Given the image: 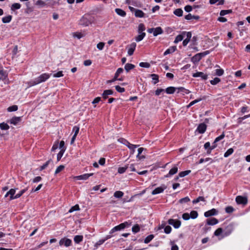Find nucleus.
Returning <instances> with one entry per match:
<instances>
[{"mask_svg": "<svg viewBox=\"0 0 250 250\" xmlns=\"http://www.w3.org/2000/svg\"><path fill=\"white\" fill-rule=\"evenodd\" d=\"M225 210L226 212L229 213L232 212L234 210V209L232 207L229 206L226 208Z\"/></svg>", "mask_w": 250, "mask_h": 250, "instance_id": "nucleus-63", "label": "nucleus"}, {"mask_svg": "<svg viewBox=\"0 0 250 250\" xmlns=\"http://www.w3.org/2000/svg\"><path fill=\"white\" fill-rule=\"evenodd\" d=\"M63 76V75L62 74V71H60L58 72L57 73H55L53 75V77H55V78L61 77H62Z\"/></svg>", "mask_w": 250, "mask_h": 250, "instance_id": "nucleus-55", "label": "nucleus"}, {"mask_svg": "<svg viewBox=\"0 0 250 250\" xmlns=\"http://www.w3.org/2000/svg\"><path fill=\"white\" fill-rule=\"evenodd\" d=\"M182 218L185 220H188L190 218L189 214L188 213H184L182 215Z\"/></svg>", "mask_w": 250, "mask_h": 250, "instance_id": "nucleus-64", "label": "nucleus"}, {"mask_svg": "<svg viewBox=\"0 0 250 250\" xmlns=\"http://www.w3.org/2000/svg\"><path fill=\"white\" fill-rule=\"evenodd\" d=\"M125 142L126 143V145L128 146V147L132 150L131 153H133L134 152V149L137 147V145H132L130 144L128 142L126 141V140H125Z\"/></svg>", "mask_w": 250, "mask_h": 250, "instance_id": "nucleus-23", "label": "nucleus"}, {"mask_svg": "<svg viewBox=\"0 0 250 250\" xmlns=\"http://www.w3.org/2000/svg\"><path fill=\"white\" fill-rule=\"evenodd\" d=\"M233 152V149L232 148L229 149L224 154L225 157H228L231 155Z\"/></svg>", "mask_w": 250, "mask_h": 250, "instance_id": "nucleus-47", "label": "nucleus"}, {"mask_svg": "<svg viewBox=\"0 0 250 250\" xmlns=\"http://www.w3.org/2000/svg\"><path fill=\"white\" fill-rule=\"evenodd\" d=\"M236 202L238 204L246 205L247 204L248 200L247 197L237 196L236 197Z\"/></svg>", "mask_w": 250, "mask_h": 250, "instance_id": "nucleus-4", "label": "nucleus"}, {"mask_svg": "<svg viewBox=\"0 0 250 250\" xmlns=\"http://www.w3.org/2000/svg\"><path fill=\"white\" fill-rule=\"evenodd\" d=\"M201 59L200 56L199 54H197L195 55H194L192 58H191V61L194 63H197L198 62L200 61Z\"/></svg>", "mask_w": 250, "mask_h": 250, "instance_id": "nucleus-22", "label": "nucleus"}, {"mask_svg": "<svg viewBox=\"0 0 250 250\" xmlns=\"http://www.w3.org/2000/svg\"><path fill=\"white\" fill-rule=\"evenodd\" d=\"M218 223V220L215 218H212L207 220V224L208 225H214L217 224Z\"/></svg>", "mask_w": 250, "mask_h": 250, "instance_id": "nucleus-19", "label": "nucleus"}, {"mask_svg": "<svg viewBox=\"0 0 250 250\" xmlns=\"http://www.w3.org/2000/svg\"><path fill=\"white\" fill-rule=\"evenodd\" d=\"M207 129V125L204 123H202L199 125L197 131L200 133H204Z\"/></svg>", "mask_w": 250, "mask_h": 250, "instance_id": "nucleus-10", "label": "nucleus"}, {"mask_svg": "<svg viewBox=\"0 0 250 250\" xmlns=\"http://www.w3.org/2000/svg\"><path fill=\"white\" fill-rule=\"evenodd\" d=\"M183 38H184V36L182 34L179 35L177 36L175 38L174 42L175 43H177L178 42L182 41L183 40Z\"/></svg>", "mask_w": 250, "mask_h": 250, "instance_id": "nucleus-39", "label": "nucleus"}, {"mask_svg": "<svg viewBox=\"0 0 250 250\" xmlns=\"http://www.w3.org/2000/svg\"><path fill=\"white\" fill-rule=\"evenodd\" d=\"M176 89V88H175L174 87L170 86V87H168L166 88V92L167 94H171L174 93V92L175 91Z\"/></svg>", "mask_w": 250, "mask_h": 250, "instance_id": "nucleus-25", "label": "nucleus"}, {"mask_svg": "<svg viewBox=\"0 0 250 250\" xmlns=\"http://www.w3.org/2000/svg\"><path fill=\"white\" fill-rule=\"evenodd\" d=\"M83 236L82 235H76L74 238V240L76 243H79L82 241Z\"/></svg>", "mask_w": 250, "mask_h": 250, "instance_id": "nucleus-31", "label": "nucleus"}, {"mask_svg": "<svg viewBox=\"0 0 250 250\" xmlns=\"http://www.w3.org/2000/svg\"><path fill=\"white\" fill-rule=\"evenodd\" d=\"M84 34L81 32H74L73 33V37L74 38H77L79 39H80L81 38H83L84 36Z\"/></svg>", "mask_w": 250, "mask_h": 250, "instance_id": "nucleus-29", "label": "nucleus"}, {"mask_svg": "<svg viewBox=\"0 0 250 250\" xmlns=\"http://www.w3.org/2000/svg\"><path fill=\"white\" fill-rule=\"evenodd\" d=\"M115 11L118 15L122 17H124L126 15L125 11L120 8L116 9Z\"/></svg>", "mask_w": 250, "mask_h": 250, "instance_id": "nucleus-27", "label": "nucleus"}, {"mask_svg": "<svg viewBox=\"0 0 250 250\" xmlns=\"http://www.w3.org/2000/svg\"><path fill=\"white\" fill-rule=\"evenodd\" d=\"M224 74V70L222 69H217L215 70V74L218 76H221Z\"/></svg>", "mask_w": 250, "mask_h": 250, "instance_id": "nucleus-51", "label": "nucleus"}, {"mask_svg": "<svg viewBox=\"0 0 250 250\" xmlns=\"http://www.w3.org/2000/svg\"><path fill=\"white\" fill-rule=\"evenodd\" d=\"M150 76L152 78V79L153 81V83L154 84H156L159 82V76L158 75L155 74H152L150 75Z\"/></svg>", "mask_w": 250, "mask_h": 250, "instance_id": "nucleus-24", "label": "nucleus"}, {"mask_svg": "<svg viewBox=\"0 0 250 250\" xmlns=\"http://www.w3.org/2000/svg\"><path fill=\"white\" fill-rule=\"evenodd\" d=\"M52 162V160L50 159H49V160H48L44 165H43L41 167V169L40 170H42L43 169H44V168H45L48 165H49V164Z\"/></svg>", "mask_w": 250, "mask_h": 250, "instance_id": "nucleus-56", "label": "nucleus"}, {"mask_svg": "<svg viewBox=\"0 0 250 250\" xmlns=\"http://www.w3.org/2000/svg\"><path fill=\"white\" fill-rule=\"evenodd\" d=\"M145 26L143 23H140L138 26V32L139 33H143V31L145 30Z\"/></svg>", "mask_w": 250, "mask_h": 250, "instance_id": "nucleus-34", "label": "nucleus"}, {"mask_svg": "<svg viewBox=\"0 0 250 250\" xmlns=\"http://www.w3.org/2000/svg\"><path fill=\"white\" fill-rule=\"evenodd\" d=\"M168 223L169 225H172L175 229L179 228L181 224L180 221L177 220H174L173 219H169L168 220Z\"/></svg>", "mask_w": 250, "mask_h": 250, "instance_id": "nucleus-3", "label": "nucleus"}, {"mask_svg": "<svg viewBox=\"0 0 250 250\" xmlns=\"http://www.w3.org/2000/svg\"><path fill=\"white\" fill-rule=\"evenodd\" d=\"M80 22L82 25L85 26H87L91 24V21L86 17H83L80 20Z\"/></svg>", "mask_w": 250, "mask_h": 250, "instance_id": "nucleus-9", "label": "nucleus"}, {"mask_svg": "<svg viewBox=\"0 0 250 250\" xmlns=\"http://www.w3.org/2000/svg\"><path fill=\"white\" fill-rule=\"evenodd\" d=\"M163 33V30L161 27H157L156 28H154V30L153 31V35L154 36H157L158 35L161 34Z\"/></svg>", "mask_w": 250, "mask_h": 250, "instance_id": "nucleus-17", "label": "nucleus"}, {"mask_svg": "<svg viewBox=\"0 0 250 250\" xmlns=\"http://www.w3.org/2000/svg\"><path fill=\"white\" fill-rule=\"evenodd\" d=\"M21 8V4L19 3H15L11 6V10H15L16 9H19Z\"/></svg>", "mask_w": 250, "mask_h": 250, "instance_id": "nucleus-42", "label": "nucleus"}, {"mask_svg": "<svg viewBox=\"0 0 250 250\" xmlns=\"http://www.w3.org/2000/svg\"><path fill=\"white\" fill-rule=\"evenodd\" d=\"M0 128L2 130H8L9 128V126L4 123L0 124Z\"/></svg>", "mask_w": 250, "mask_h": 250, "instance_id": "nucleus-41", "label": "nucleus"}, {"mask_svg": "<svg viewBox=\"0 0 250 250\" xmlns=\"http://www.w3.org/2000/svg\"><path fill=\"white\" fill-rule=\"evenodd\" d=\"M190 201V199L188 197H186L183 198L179 200V203L183 204L184 203H187Z\"/></svg>", "mask_w": 250, "mask_h": 250, "instance_id": "nucleus-54", "label": "nucleus"}, {"mask_svg": "<svg viewBox=\"0 0 250 250\" xmlns=\"http://www.w3.org/2000/svg\"><path fill=\"white\" fill-rule=\"evenodd\" d=\"M49 77L50 75L49 74L46 73L40 75L37 78H36L34 81L31 82V85H34L38 83H40L42 82H44L46 80H47Z\"/></svg>", "mask_w": 250, "mask_h": 250, "instance_id": "nucleus-1", "label": "nucleus"}, {"mask_svg": "<svg viewBox=\"0 0 250 250\" xmlns=\"http://www.w3.org/2000/svg\"><path fill=\"white\" fill-rule=\"evenodd\" d=\"M165 232L167 234H169L171 231V228L169 226H167L165 228Z\"/></svg>", "mask_w": 250, "mask_h": 250, "instance_id": "nucleus-62", "label": "nucleus"}, {"mask_svg": "<svg viewBox=\"0 0 250 250\" xmlns=\"http://www.w3.org/2000/svg\"><path fill=\"white\" fill-rule=\"evenodd\" d=\"M15 193V189H11L9 191H8L5 195V197H7L8 195H10V199H15L14 194Z\"/></svg>", "mask_w": 250, "mask_h": 250, "instance_id": "nucleus-18", "label": "nucleus"}, {"mask_svg": "<svg viewBox=\"0 0 250 250\" xmlns=\"http://www.w3.org/2000/svg\"><path fill=\"white\" fill-rule=\"evenodd\" d=\"M136 46V43L135 42H132L128 46V49L127 53L129 56L133 55L134 50H135Z\"/></svg>", "mask_w": 250, "mask_h": 250, "instance_id": "nucleus-5", "label": "nucleus"}, {"mask_svg": "<svg viewBox=\"0 0 250 250\" xmlns=\"http://www.w3.org/2000/svg\"><path fill=\"white\" fill-rule=\"evenodd\" d=\"M12 16L11 15H9L8 16H6V17H4L3 18H2V21L3 23H9L11 21V20H12Z\"/></svg>", "mask_w": 250, "mask_h": 250, "instance_id": "nucleus-28", "label": "nucleus"}, {"mask_svg": "<svg viewBox=\"0 0 250 250\" xmlns=\"http://www.w3.org/2000/svg\"><path fill=\"white\" fill-rule=\"evenodd\" d=\"M198 212L195 210H192L190 212L189 216L190 218H191L192 219H195L198 216Z\"/></svg>", "mask_w": 250, "mask_h": 250, "instance_id": "nucleus-38", "label": "nucleus"}, {"mask_svg": "<svg viewBox=\"0 0 250 250\" xmlns=\"http://www.w3.org/2000/svg\"><path fill=\"white\" fill-rule=\"evenodd\" d=\"M191 172L190 170H186L184 171L181 172L179 173V176L180 177H183L188 175Z\"/></svg>", "mask_w": 250, "mask_h": 250, "instance_id": "nucleus-43", "label": "nucleus"}, {"mask_svg": "<svg viewBox=\"0 0 250 250\" xmlns=\"http://www.w3.org/2000/svg\"><path fill=\"white\" fill-rule=\"evenodd\" d=\"M124 193L121 191H117L114 192V196L116 198H120L123 196Z\"/></svg>", "mask_w": 250, "mask_h": 250, "instance_id": "nucleus-36", "label": "nucleus"}, {"mask_svg": "<svg viewBox=\"0 0 250 250\" xmlns=\"http://www.w3.org/2000/svg\"><path fill=\"white\" fill-rule=\"evenodd\" d=\"M154 238V235L153 234H150L147 236L144 240V243L146 244H147L149 243Z\"/></svg>", "mask_w": 250, "mask_h": 250, "instance_id": "nucleus-33", "label": "nucleus"}, {"mask_svg": "<svg viewBox=\"0 0 250 250\" xmlns=\"http://www.w3.org/2000/svg\"><path fill=\"white\" fill-rule=\"evenodd\" d=\"M123 71V68H118L114 75V78L112 80L108 81L107 83H112V82L117 80L119 74H121V73H122Z\"/></svg>", "mask_w": 250, "mask_h": 250, "instance_id": "nucleus-7", "label": "nucleus"}, {"mask_svg": "<svg viewBox=\"0 0 250 250\" xmlns=\"http://www.w3.org/2000/svg\"><path fill=\"white\" fill-rule=\"evenodd\" d=\"M26 190H27V189H23L21 190L19 193L17 194L15 196V199H17V198L20 197L26 191Z\"/></svg>", "mask_w": 250, "mask_h": 250, "instance_id": "nucleus-58", "label": "nucleus"}, {"mask_svg": "<svg viewBox=\"0 0 250 250\" xmlns=\"http://www.w3.org/2000/svg\"><path fill=\"white\" fill-rule=\"evenodd\" d=\"M223 232V229L221 228L217 229L214 232V235L219 236Z\"/></svg>", "mask_w": 250, "mask_h": 250, "instance_id": "nucleus-53", "label": "nucleus"}, {"mask_svg": "<svg viewBox=\"0 0 250 250\" xmlns=\"http://www.w3.org/2000/svg\"><path fill=\"white\" fill-rule=\"evenodd\" d=\"M140 230V228L138 224L134 225L132 228V230L134 233H137L139 232Z\"/></svg>", "mask_w": 250, "mask_h": 250, "instance_id": "nucleus-45", "label": "nucleus"}, {"mask_svg": "<svg viewBox=\"0 0 250 250\" xmlns=\"http://www.w3.org/2000/svg\"><path fill=\"white\" fill-rule=\"evenodd\" d=\"M113 94V91L111 89L105 90L104 91L102 94V97L105 100L108 98L109 95H111Z\"/></svg>", "mask_w": 250, "mask_h": 250, "instance_id": "nucleus-12", "label": "nucleus"}, {"mask_svg": "<svg viewBox=\"0 0 250 250\" xmlns=\"http://www.w3.org/2000/svg\"><path fill=\"white\" fill-rule=\"evenodd\" d=\"M64 168V166L63 165H60L55 170V174H57L62 171Z\"/></svg>", "mask_w": 250, "mask_h": 250, "instance_id": "nucleus-52", "label": "nucleus"}, {"mask_svg": "<svg viewBox=\"0 0 250 250\" xmlns=\"http://www.w3.org/2000/svg\"><path fill=\"white\" fill-rule=\"evenodd\" d=\"M201 100V99H196V100H195L192 101L190 103V104L188 105H187V107L189 108V107L197 103L198 102H200Z\"/></svg>", "mask_w": 250, "mask_h": 250, "instance_id": "nucleus-60", "label": "nucleus"}, {"mask_svg": "<svg viewBox=\"0 0 250 250\" xmlns=\"http://www.w3.org/2000/svg\"><path fill=\"white\" fill-rule=\"evenodd\" d=\"M178 171V167H174L172 168L169 171L168 173L165 176V177H168L171 175H174Z\"/></svg>", "mask_w": 250, "mask_h": 250, "instance_id": "nucleus-14", "label": "nucleus"}, {"mask_svg": "<svg viewBox=\"0 0 250 250\" xmlns=\"http://www.w3.org/2000/svg\"><path fill=\"white\" fill-rule=\"evenodd\" d=\"M65 149L62 148L57 155V161H59L62 157Z\"/></svg>", "mask_w": 250, "mask_h": 250, "instance_id": "nucleus-37", "label": "nucleus"}, {"mask_svg": "<svg viewBox=\"0 0 250 250\" xmlns=\"http://www.w3.org/2000/svg\"><path fill=\"white\" fill-rule=\"evenodd\" d=\"M80 210V208L78 205H76L74 206H73L70 208V209L69 210V212L71 213L74 211L79 210Z\"/></svg>", "mask_w": 250, "mask_h": 250, "instance_id": "nucleus-44", "label": "nucleus"}, {"mask_svg": "<svg viewBox=\"0 0 250 250\" xmlns=\"http://www.w3.org/2000/svg\"><path fill=\"white\" fill-rule=\"evenodd\" d=\"M232 12V10H222L220 12V15L221 16H225L228 14H230Z\"/></svg>", "mask_w": 250, "mask_h": 250, "instance_id": "nucleus-35", "label": "nucleus"}, {"mask_svg": "<svg viewBox=\"0 0 250 250\" xmlns=\"http://www.w3.org/2000/svg\"><path fill=\"white\" fill-rule=\"evenodd\" d=\"M134 67V65L128 63L125 65V69L127 72H128L130 70L133 69Z\"/></svg>", "mask_w": 250, "mask_h": 250, "instance_id": "nucleus-30", "label": "nucleus"}, {"mask_svg": "<svg viewBox=\"0 0 250 250\" xmlns=\"http://www.w3.org/2000/svg\"><path fill=\"white\" fill-rule=\"evenodd\" d=\"M221 80L219 78H215L213 80H211L210 83L212 85H215L220 82Z\"/></svg>", "mask_w": 250, "mask_h": 250, "instance_id": "nucleus-46", "label": "nucleus"}, {"mask_svg": "<svg viewBox=\"0 0 250 250\" xmlns=\"http://www.w3.org/2000/svg\"><path fill=\"white\" fill-rule=\"evenodd\" d=\"M174 14L178 17H181L183 15V10L181 8L176 9L174 11Z\"/></svg>", "mask_w": 250, "mask_h": 250, "instance_id": "nucleus-32", "label": "nucleus"}, {"mask_svg": "<svg viewBox=\"0 0 250 250\" xmlns=\"http://www.w3.org/2000/svg\"><path fill=\"white\" fill-rule=\"evenodd\" d=\"M71 244V240L67 238H63L60 240L59 242L60 245L62 246L64 245V246L68 247Z\"/></svg>", "mask_w": 250, "mask_h": 250, "instance_id": "nucleus-8", "label": "nucleus"}, {"mask_svg": "<svg viewBox=\"0 0 250 250\" xmlns=\"http://www.w3.org/2000/svg\"><path fill=\"white\" fill-rule=\"evenodd\" d=\"M135 16L138 18H143L144 17L145 13L141 10L136 9L134 12Z\"/></svg>", "mask_w": 250, "mask_h": 250, "instance_id": "nucleus-21", "label": "nucleus"}, {"mask_svg": "<svg viewBox=\"0 0 250 250\" xmlns=\"http://www.w3.org/2000/svg\"><path fill=\"white\" fill-rule=\"evenodd\" d=\"M127 225V223L125 222L123 223L120 224L119 225L115 227H114L110 231V233H113L115 231H119L122 229H124L126 226Z\"/></svg>", "mask_w": 250, "mask_h": 250, "instance_id": "nucleus-2", "label": "nucleus"}, {"mask_svg": "<svg viewBox=\"0 0 250 250\" xmlns=\"http://www.w3.org/2000/svg\"><path fill=\"white\" fill-rule=\"evenodd\" d=\"M128 168V166H125L124 167H120L118 168V171L119 173H124L126 169Z\"/></svg>", "mask_w": 250, "mask_h": 250, "instance_id": "nucleus-49", "label": "nucleus"}, {"mask_svg": "<svg viewBox=\"0 0 250 250\" xmlns=\"http://www.w3.org/2000/svg\"><path fill=\"white\" fill-rule=\"evenodd\" d=\"M217 213V211L215 208H212L208 211H207L205 212L204 215L206 217H208L209 216L215 215Z\"/></svg>", "mask_w": 250, "mask_h": 250, "instance_id": "nucleus-11", "label": "nucleus"}, {"mask_svg": "<svg viewBox=\"0 0 250 250\" xmlns=\"http://www.w3.org/2000/svg\"><path fill=\"white\" fill-rule=\"evenodd\" d=\"M166 188V187L162 188V187H158L156 188L154 190H153L152 192V195H155L156 194L160 193L163 192L164 189Z\"/></svg>", "mask_w": 250, "mask_h": 250, "instance_id": "nucleus-16", "label": "nucleus"}, {"mask_svg": "<svg viewBox=\"0 0 250 250\" xmlns=\"http://www.w3.org/2000/svg\"><path fill=\"white\" fill-rule=\"evenodd\" d=\"M176 50V46H173L167 49L164 53V55H167L170 53L174 52Z\"/></svg>", "mask_w": 250, "mask_h": 250, "instance_id": "nucleus-20", "label": "nucleus"}, {"mask_svg": "<svg viewBox=\"0 0 250 250\" xmlns=\"http://www.w3.org/2000/svg\"><path fill=\"white\" fill-rule=\"evenodd\" d=\"M115 89L118 92L120 93L124 92L125 90L124 88L121 87L119 85H116L115 86Z\"/></svg>", "mask_w": 250, "mask_h": 250, "instance_id": "nucleus-61", "label": "nucleus"}, {"mask_svg": "<svg viewBox=\"0 0 250 250\" xmlns=\"http://www.w3.org/2000/svg\"><path fill=\"white\" fill-rule=\"evenodd\" d=\"M21 121V118L20 117H13L10 120V123L11 124H13L14 125H16L18 123H19Z\"/></svg>", "mask_w": 250, "mask_h": 250, "instance_id": "nucleus-15", "label": "nucleus"}, {"mask_svg": "<svg viewBox=\"0 0 250 250\" xmlns=\"http://www.w3.org/2000/svg\"><path fill=\"white\" fill-rule=\"evenodd\" d=\"M104 43L103 42H100L97 44V47L98 49H99L100 50H102L104 46Z\"/></svg>", "mask_w": 250, "mask_h": 250, "instance_id": "nucleus-59", "label": "nucleus"}, {"mask_svg": "<svg viewBox=\"0 0 250 250\" xmlns=\"http://www.w3.org/2000/svg\"><path fill=\"white\" fill-rule=\"evenodd\" d=\"M193 77H201L203 80H207L208 78V75L204 74L202 72H198L194 73L192 75Z\"/></svg>", "mask_w": 250, "mask_h": 250, "instance_id": "nucleus-13", "label": "nucleus"}, {"mask_svg": "<svg viewBox=\"0 0 250 250\" xmlns=\"http://www.w3.org/2000/svg\"><path fill=\"white\" fill-rule=\"evenodd\" d=\"M139 65L142 67L148 68L150 67V64L148 62H140Z\"/></svg>", "mask_w": 250, "mask_h": 250, "instance_id": "nucleus-57", "label": "nucleus"}, {"mask_svg": "<svg viewBox=\"0 0 250 250\" xmlns=\"http://www.w3.org/2000/svg\"><path fill=\"white\" fill-rule=\"evenodd\" d=\"M7 110L9 112L17 111L18 110V106L16 105H13L9 107Z\"/></svg>", "mask_w": 250, "mask_h": 250, "instance_id": "nucleus-48", "label": "nucleus"}, {"mask_svg": "<svg viewBox=\"0 0 250 250\" xmlns=\"http://www.w3.org/2000/svg\"><path fill=\"white\" fill-rule=\"evenodd\" d=\"M93 175V173H89V174H84L83 175L77 176H74L73 178L77 180H86L89 177L92 176Z\"/></svg>", "mask_w": 250, "mask_h": 250, "instance_id": "nucleus-6", "label": "nucleus"}, {"mask_svg": "<svg viewBox=\"0 0 250 250\" xmlns=\"http://www.w3.org/2000/svg\"><path fill=\"white\" fill-rule=\"evenodd\" d=\"M176 89H178V93L180 92H184L186 94H188L190 92L189 90L185 89L183 87L176 88Z\"/></svg>", "mask_w": 250, "mask_h": 250, "instance_id": "nucleus-50", "label": "nucleus"}, {"mask_svg": "<svg viewBox=\"0 0 250 250\" xmlns=\"http://www.w3.org/2000/svg\"><path fill=\"white\" fill-rule=\"evenodd\" d=\"M200 201H205V198L203 196H199L197 199L192 201L193 204H196Z\"/></svg>", "mask_w": 250, "mask_h": 250, "instance_id": "nucleus-40", "label": "nucleus"}, {"mask_svg": "<svg viewBox=\"0 0 250 250\" xmlns=\"http://www.w3.org/2000/svg\"><path fill=\"white\" fill-rule=\"evenodd\" d=\"M145 36H146L145 33H139V35H138L137 37H136L135 41L137 42H140L144 39V38L145 37Z\"/></svg>", "mask_w": 250, "mask_h": 250, "instance_id": "nucleus-26", "label": "nucleus"}]
</instances>
